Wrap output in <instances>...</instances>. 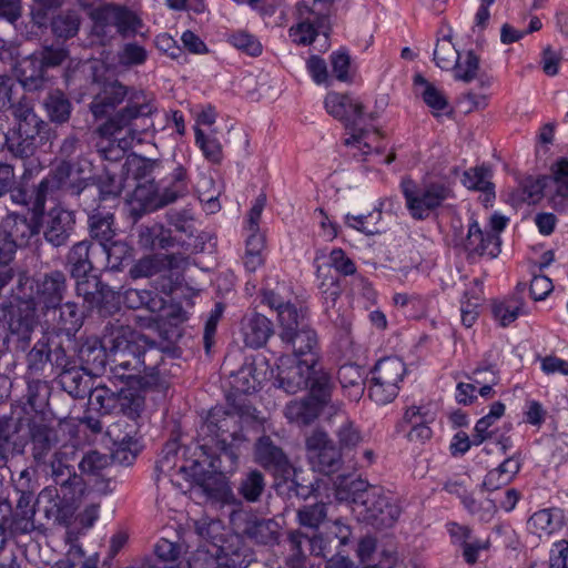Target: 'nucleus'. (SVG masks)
<instances>
[{"label": "nucleus", "instance_id": "obj_1", "mask_svg": "<svg viewBox=\"0 0 568 568\" xmlns=\"http://www.w3.org/2000/svg\"><path fill=\"white\" fill-rule=\"evenodd\" d=\"M123 101L126 104L99 125L95 133L115 136L125 131L131 140L142 142L143 135L154 132L153 116L158 113V105L153 95L126 87L119 80L105 81L90 103V110L95 119H101L113 112Z\"/></svg>", "mask_w": 568, "mask_h": 568}, {"label": "nucleus", "instance_id": "obj_2", "mask_svg": "<svg viewBox=\"0 0 568 568\" xmlns=\"http://www.w3.org/2000/svg\"><path fill=\"white\" fill-rule=\"evenodd\" d=\"M67 276L61 271H52L30 277L27 272H19L12 297L17 302L18 314L11 327L22 338H28L38 323V312L55 310L67 292Z\"/></svg>", "mask_w": 568, "mask_h": 568}, {"label": "nucleus", "instance_id": "obj_3", "mask_svg": "<svg viewBox=\"0 0 568 568\" xmlns=\"http://www.w3.org/2000/svg\"><path fill=\"white\" fill-rule=\"evenodd\" d=\"M105 345L109 348L111 371L120 379L153 376L159 366L160 352L145 348L134 339L130 326L109 323L105 326Z\"/></svg>", "mask_w": 568, "mask_h": 568}, {"label": "nucleus", "instance_id": "obj_4", "mask_svg": "<svg viewBox=\"0 0 568 568\" xmlns=\"http://www.w3.org/2000/svg\"><path fill=\"white\" fill-rule=\"evenodd\" d=\"M201 432L212 436L211 442L220 450L216 458L209 463L212 470L221 474L232 471L239 458L237 449L234 445V442L240 439L237 417L222 409L213 410L201 427Z\"/></svg>", "mask_w": 568, "mask_h": 568}, {"label": "nucleus", "instance_id": "obj_5", "mask_svg": "<svg viewBox=\"0 0 568 568\" xmlns=\"http://www.w3.org/2000/svg\"><path fill=\"white\" fill-rule=\"evenodd\" d=\"M356 494L354 510L358 517L376 528L392 527L400 515V508L384 495L379 487L368 486L363 480L353 481Z\"/></svg>", "mask_w": 568, "mask_h": 568}, {"label": "nucleus", "instance_id": "obj_6", "mask_svg": "<svg viewBox=\"0 0 568 568\" xmlns=\"http://www.w3.org/2000/svg\"><path fill=\"white\" fill-rule=\"evenodd\" d=\"M336 0H302L296 4V23L288 30L296 44L308 45L318 34L326 38L329 31V14Z\"/></svg>", "mask_w": 568, "mask_h": 568}, {"label": "nucleus", "instance_id": "obj_7", "mask_svg": "<svg viewBox=\"0 0 568 568\" xmlns=\"http://www.w3.org/2000/svg\"><path fill=\"white\" fill-rule=\"evenodd\" d=\"M324 106L327 113L343 122L348 131L349 138L345 140V144L355 145L363 150V154H368L371 146L364 140L368 138L369 132L358 126L364 114L363 103L349 94L329 92L325 97Z\"/></svg>", "mask_w": 568, "mask_h": 568}, {"label": "nucleus", "instance_id": "obj_8", "mask_svg": "<svg viewBox=\"0 0 568 568\" xmlns=\"http://www.w3.org/2000/svg\"><path fill=\"white\" fill-rule=\"evenodd\" d=\"M93 26L92 33L104 44L110 42L114 34L113 28L121 37L126 38L138 33L142 27V20L125 6L105 3L90 14Z\"/></svg>", "mask_w": 568, "mask_h": 568}, {"label": "nucleus", "instance_id": "obj_9", "mask_svg": "<svg viewBox=\"0 0 568 568\" xmlns=\"http://www.w3.org/2000/svg\"><path fill=\"white\" fill-rule=\"evenodd\" d=\"M406 207L415 220H425L429 214L454 197L453 189L444 182H429L417 185L410 179L402 181Z\"/></svg>", "mask_w": 568, "mask_h": 568}, {"label": "nucleus", "instance_id": "obj_10", "mask_svg": "<svg viewBox=\"0 0 568 568\" xmlns=\"http://www.w3.org/2000/svg\"><path fill=\"white\" fill-rule=\"evenodd\" d=\"M405 373L406 366L398 357L390 356L379 359L371 371L369 399L379 406L392 403L399 393Z\"/></svg>", "mask_w": 568, "mask_h": 568}, {"label": "nucleus", "instance_id": "obj_11", "mask_svg": "<svg viewBox=\"0 0 568 568\" xmlns=\"http://www.w3.org/2000/svg\"><path fill=\"white\" fill-rule=\"evenodd\" d=\"M305 313L280 327L281 341L292 351L291 357L318 365L322 358L317 333L304 323Z\"/></svg>", "mask_w": 568, "mask_h": 568}, {"label": "nucleus", "instance_id": "obj_12", "mask_svg": "<svg viewBox=\"0 0 568 568\" xmlns=\"http://www.w3.org/2000/svg\"><path fill=\"white\" fill-rule=\"evenodd\" d=\"M72 460L73 452H68L67 447H60L48 457L45 463L36 465L50 476L55 485L60 486L64 498L82 485V478L75 473Z\"/></svg>", "mask_w": 568, "mask_h": 568}, {"label": "nucleus", "instance_id": "obj_13", "mask_svg": "<svg viewBox=\"0 0 568 568\" xmlns=\"http://www.w3.org/2000/svg\"><path fill=\"white\" fill-rule=\"evenodd\" d=\"M154 193L152 183L139 185L134 191V199L143 201L146 207L156 209L169 205L178 199L185 196L189 193V179L187 172L182 166H176L171 173L170 185L154 196H149Z\"/></svg>", "mask_w": 568, "mask_h": 568}, {"label": "nucleus", "instance_id": "obj_14", "mask_svg": "<svg viewBox=\"0 0 568 568\" xmlns=\"http://www.w3.org/2000/svg\"><path fill=\"white\" fill-rule=\"evenodd\" d=\"M27 427L33 463H45L48 457L60 448L58 430L38 414L28 419Z\"/></svg>", "mask_w": 568, "mask_h": 568}, {"label": "nucleus", "instance_id": "obj_15", "mask_svg": "<svg viewBox=\"0 0 568 568\" xmlns=\"http://www.w3.org/2000/svg\"><path fill=\"white\" fill-rule=\"evenodd\" d=\"M306 448L310 453L313 467L324 475H332L342 466L341 448H337L327 433L315 429L306 438Z\"/></svg>", "mask_w": 568, "mask_h": 568}, {"label": "nucleus", "instance_id": "obj_16", "mask_svg": "<svg viewBox=\"0 0 568 568\" xmlns=\"http://www.w3.org/2000/svg\"><path fill=\"white\" fill-rule=\"evenodd\" d=\"M136 423H128L119 419L108 427L106 435L114 445L113 458L122 465H131L135 459L140 447L136 439Z\"/></svg>", "mask_w": 568, "mask_h": 568}, {"label": "nucleus", "instance_id": "obj_17", "mask_svg": "<svg viewBox=\"0 0 568 568\" xmlns=\"http://www.w3.org/2000/svg\"><path fill=\"white\" fill-rule=\"evenodd\" d=\"M317 365L304 363L302 359L283 355L278 358L276 379L278 386L288 394L307 388L312 373Z\"/></svg>", "mask_w": 568, "mask_h": 568}, {"label": "nucleus", "instance_id": "obj_18", "mask_svg": "<svg viewBox=\"0 0 568 568\" xmlns=\"http://www.w3.org/2000/svg\"><path fill=\"white\" fill-rule=\"evenodd\" d=\"M232 523L239 531L258 544L273 545L277 541L280 525L273 519L240 511L232 515Z\"/></svg>", "mask_w": 568, "mask_h": 568}, {"label": "nucleus", "instance_id": "obj_19", "mask_svg": "<svg viewBox=\"0 0 568 568\" xmlns=\"http://www.w3.org/2000/svg\"><path fill=\"white\" fill-rule=\"evenodd\" d=\"M255 460L276 476L288 479L294 468L283 452L268 436H262L255 444Z\"/></svg>", "mask_w": 568, "mask_h": 568}, {"label": "nucleus", "instance_id": "obj_20", "mask_svg": "<svg viewBox=\"0 0 568 568\" xmlns=\"http://www.w3.org/2000/svg\"><path fill=\"white\" fill-rule=\"evenodd\" d=\"M464 248L468 256L496 257L500 253V239L497 234L483 230L477 221L468 225L467 236L464 241Z\"/></svg>", "mask_w": 568, "mask_h": 568}, {"label": "nucleus", "instance_id": "obj_21", "mask_svg": "<svg viewBox=\"0 0 568 568\" xmlns=\"http://www.w3.org/2000/svg\"><path fill=\"white\" fill-rule=\"evenodd\" d=\"M70 195L78 196L79 205L87 212H95L94 203L97 199L100 202L116 203L120 195L118 185H113L110 190L98 189V185L88 184L83 179H77L68 186Z\"/></svg>", "mask_w": 568, "mask_h": 568}, {"label": "nucleus", "instance_id": "obj_22", "mask_svg": "<svg viewBox=\"0 0 568 568\" xmlns=\"http://www.w3.org/2000/svg\"><path fill=\"white\" fill-rule=\"evenodd\" d=\"M72 212L62 207H52L45 219L44 237L53 246L67 243L74 225Z\"/></svg>", "mask_w": 568, "mask_h": 568}, {"label": "nucleus", "instance_id": "obj_23", "mask_svg": "<svg viewBox=\"0 0 568 568\" xmlns=\"http://www.w3.org/2000/svg\"><path fill=\"white\" fill-rule=\"evenodd\" d=\"M186 263L183 255L178 254H153L140 258L131 268L133 277H150L164 271L181 268Z\"/></svg>", "mask_w": 568, "mask_h": 568}, {"label": "nucleus", "instance_id": "obj_24", "mask_svg": "<svg viewBox=\"0 0 568 568\" xmlns=\"http://www.w3.org/2000/svg\"><path fill=\"white\" fill-rule=\"evenodd\" d=\"M17 77L27 90L33 91L43 88L48 79L47 70L36 51L18 62Z\"/></svg>", "mask_w": 568, "mask_h": 568}, {"label": "nucleus", "instance_id": "obj_25", "mask_svg": "<svg viewBox=\"0 0 568 568\" xmlns=\"http://www.w3.org/2000/svg\"><path fill=\"white\" fill-rule=\"evenodd\" d=\"M82 369L88 375H100L104 372L108 361H110L109 348L105 345V332L100 343H87L79 351Z\"/></svg>", "mask_w": 568, "mask_h": 568}, {"label": "nucleus", "instance_id": "obj_26", "mask_svg": "<svg viewBox=\"0 0 568 568\" xmlns=\"http://www.w3.org/2000/svg\"><path fill=\"white\" fill-rule=\"evenodd\" d=\"M0 223L17 248L27 245L29 240L38 233V225L32 220L16 212L8 213Z\"/></svg>", "mask_w": 568, "mask_h": 568}, {"label": "nucleus", "instance_id": "obj_27", "mask_svg": "<svg viewBox=\"0 0 568 568\" xmlns=\"http://www.w3.org/2000/svg\"><path fill=\"white\" fill-rule=\"evenodd\" d=\"M94 246L89 241L75 243L67 255V265L70 267L72 277L81 278L88 276L93 270L92 256Z\"/></svg>", "mask_w": 568, "mask_h": 568}, {"label": "nucleus", "instance_id": "obj_28", "mask_svg": "<svg viewBox=\"0 0 568 568\" xmlns=\"http://www.w3.org/2000/svg\"><path fill=\"white\" fill-rule=\"evenodd\" d=\"M244 342L248 347L258 348L266 344L273 334L272 322L262 314H253L243 324Z\"/></svg>", "mask_w": 568, "mask_h": 568}, {"label": "nucleus", "instance_id": "obj_29", "mask_svg": "<svg viewBox=\"0 0 568 568\" xmlns=\"http://www.w3.org/2000/svg\"><path fill=\"white\" fill-rule=\"evenodd\" d=\"M36 508L33 505V494L31 491H21L17 501L11 527L16 532L30 534L36 529L34 524Z\"/></svg>", "mask_w": 568, "mask_h": 568}, {"label": "nucleus", "instance_id": "obj_30", "mask_svg": "<svg viewBox=\"0 0 568 568\" xmlns=\"http://www.w3.org/2000/svg\"><path fill=\"white\" fill-rule=\"evenodd\" d=\"M337 379L345 395L358 402L365 390L364 373L356 364H344L337 371Z\"/></svg>", "mask_w": 568, "mask_h": 568}, {"label": "nucleus", "instance_id": "obj_31", "mask_svg": "<svg viewBox=\"0 0 568 568\" xmlns=\"http://www.w3.org/2000/svg\"><path fill=\"white\" fill-rule=\"evenodd\" d=\"M139 244L145 250H168L175 245V239L172 236L171 230L161 224H153L140 229Z\"/></svg>", "mask_w": 568, "mask_h": 568}, {"label": "nucleus", "instance_id": "obj_32", "mask_svg": "<svg viewBox=\"0 0 568 568\" xmlns=\"http://www.w3.org/2000/svg\"><path fill=\"white\" fill-rule=\"evenodd\" d=\"M26 442L9 426L0 424V468L8 466L13 458L23 455Z\"/></svg>", "mask_w": 568, "mask_h": 568}, {"label": "nucleus", "instance_id": "obj_33", "mask_svg": "<svg viewBox=\"0 0 568 568\" xmlns=\"http://www.w3.org/2000/svg\"><path fill=\"white\" fill-rule=\"evenodd\" d=\"M114 216L110 211H102L99 204L97 211L89 216L91 236L100 242V245L109 243L115 235L113 227Z\"/></svg>", "mask_w": 568, "mask_h": 568}, {"label": "nucleus", "instance_id": "obj_34", "mask_svg": "<svg viewBox=\"0 0 568 568\" xmlns=\"http://www.w3.org/2000/svg\"><path fill=\"white\" fill-rule=\"evenodd\" d=\"M12 114L18 122L17 132L19 135L33 136V133H39L40 124L33 108L29 100L22 98L17 104L11 105Z\"/></svg>", "mask_w": 568, "mask_h": 568}, {"label": "nucleus", "instance_id": "obj_35", "mask_svg": "<svg viewBox=\"0 0 568 568\" xmlns=\"http://www.w3.org/2000/svg\"><path fill=\"white\" fill-rule=\"evenodd\" d=\"M116 413L130 418L133 423L141 416L144 409V397L133 388H122L118 392Z\"/></svg>", "mask_w": 568, "mask_h": 568}, {"label": "nucleus", "instance_id": "obj_36", "mask_svg": "<svg viewBox=\"0 0 568 568\" xmlns=\"http://www.w3.org/2000/svg\"><path fill=\"white\" fill-rule=\"evenodd\" d=\"M262 301L277 312L280 327L304 313L302 308L297 310L294 304L285 301L273 290H264L262 292Z\"/></svg>", "mask_w": 568, "mask_h": 568}, {"label": "nucleus", "instance_id": "obj_37", "mask_svg": "<svg viewBox=\"0 0 568 568\" xmlns=\"http://www.w3.org/2000/svg\"><path fill=\"white\" fill-rule=\"evenodd\" d=\"M561 524L562 515L559 509H541L532 514L528 520L529 529L539 536L552 534Z\"/></svg>", "mask_w": 568, "mask_h": 568}, {"label": "nucleus", "instance_id": "obj_38", "mask_svg": "<svg viewBox=\"0 0 568 568\" xmlns=\"http://www.w3.org/2000/svg\"><path fill=\"white\" fill-rule=\"evenodd\" d=\"M310 542L311 537L300 530L288 532L287 544L291 554L286 562L291 568H303L305 559L310 555Z\"/></svg>", "mask_w": 568, "mask_h": 568}, {"label": "nucleus", "instance_id": "obj_39", "mask_svg": "<svg viewBox=\"0 0 568 568\" xmlns=\"http://www.w3.org/2000/svg\"><path fill=\"white\" fill-rule=\"evenodd\" d=\"M414 84L420 88L419 94L427 106L432 109L434 115L437 116L439 111L448 106L446 95L433 83L428 82L422 74L414 77Z\"/></svg>", "mask_w": 568, "mask_h": 568}, {"label": "nucleus", "instance_id": "obj_40", "mask_svg": "<svg viewBox=\"0 0 568 568\" xmlns=\"http://www.w3.org/2000/svg\"><path fill=\"white\" fill-rule=\"evenodd\" d=\"M118 392L111 390L105 385H98L89 392V405L101 415L116 413Z\"/></svg>", "mask_w": 568, "mask_h": 568}, {"label": "nucleus", "instance_id": "obj_41", "mask_svg": "<svg viewBox=\"0 0 568 568\" xmlns=\"http://www.w3.org/2000/svg\"><path fill=\"white\" fill-rule=\"evenodd\" d=\"M124 301L130 308L136 310L144 307L153 313L161 311L164 306V301L152 291L148 290L130 288L124 294Z\"/></svg>", "mask_w": 568, "mask_h": 568}, {"label": "nucleus", "instance_id": "obj_42", "mask_svg": "<svg viewBox=\"0 0 568 568\" xmlns=\"http://www.w3.org/2000/svg\"><path fill=\"white\" fill-rule=\"evenodd\" d=\"M81 18L74 10L62 11L51 21V30L57 38L70 39L78 34Z\"/></svg>", "mask_w": 568, "mask_h": 568}, {"label": "nucleus", "instance_id": "obj_43", "mask_svg": "<svg viewBox=\"0 0 568 568\" xmlns=\"http://www.w3.org/2000/svg\"><path fill=\"white\" fill-rule=\"evenodd\" d=\"M318 407L311 399L292 400L285 407V416L300 425H308L318 416Z\"/></svg>", "mask_w": 568, "mask_h": 568}, {"label": "nucleus", "instance_id": "obj_44", "mask_svg": "<svg viewBox=\"0 0 568 568\" xmlns=\"http://www.w3.org/2000/svg\"><path fill=\"white\" fill-rule=\"evenodd\" d=\"M462 54L456 50L449 36L437 40L434 50V61L442 70L453 71Z\"/></svg>", "mask_w": 568, "mask_h": 568}, {"label": "nucleus", "instance_id": "obj_45", "mask_svg": "<svg viewBox=\"0 0 568 568\" xmlns=\"http://www.w3.org/2000/svg\"><path fill=\"white\" fill-rule=\"evenodd\" d=\"M307 388L314 399L326 403L334 389V383L328 372L323 368H314Z\"/></svg>", "mask_w": 568, "mask_h": 568}, {"label": "nucleus", "instance_id": "obj_46", "mask_svg": "<svg viewBox=\"0 0 568 568\" xmlns=\"http://www.w3.org/2000/svg\"><path fill=\"white\" fill-rule=\"evenodd\" d=\"M548 180V176L524 179L514 194L515 201L527 202L528 204L537 203L542 196Z\"/></svg>", "mask_w": 568, "mask_h": 568}, {"label": "nucleus", "instance_id": "obj_47", "mask_svg": "<svg viewBox=\"0 0 568 568\" xmlns=\"http://www.w3.org/2000/svg\"><path fill=\"white\" fill-rule=\"evenodd\" d=\"M59 383L74 398H83L91 389L89 379L78 369H68L60 374Z\"/></svg>", "mask_w": 568, "mask_h": 568}, {"label": "nucleus", "instance_id": "obj_48", "mask_svg": "<svg viewBox=\"0 0 568 568\" xmlns=\"http://www.w3.org/2000/svg\"><path fill=\"white\" fill-rule=\"evenodd\" d=\"M44 105L52 121L63 123L69 120L71 103L62 91L54 90L50 92Z\"/></svg>", "mask_w": 568, "mask_h": 568}, {"label": "nucleus", "instance_id": "obj_49", "mask_svg": "<svg viewBox=\"0 0 568 568\" xmlns=\"http://www.w3.org/2000/svg\"><path fill=\"white\" fill-rule=\"evenodd\" d=\"M265 489L264 475L258 470L248 471L241 480L239 493L242 497L250 501H257Z\"/></svg>", "mask_w": 568, "mask_h": 568}, {"label": "nucleus", "instance_id": "obj_50", "mask_svg": "<svg viewBox=\"0 0 568 568\" xmlns=\"http://www.w3.org/2000/svg\"><path fill=\"white\" fill-rule=\"evenodd\" d=\"M463 184L469 190L481 191L487 196L494 195L490 170L487 168L480 166L466 171L463 176Z\"/></svg>", "mask_w": 568, "mask_h": 568}, {"label": "nucleus", "instance_id": "obj_51", "mask_svg": "<svg viewBox=\"0 0 568 568\" xmlns=\"http://www.w3.org/2000/svg\"><path fill=\"white\" fill-rule=\"evenodd\" d=\"M382 219V212L379 210H374L369 212L367 215L365 214H347L346 215V224L349 227H353L366 235H374L381 233V229L378 227V222Z\"/></svg>", "mask_w": 568, "mask_h": 568}, {"label": "nucleus", "instance_id": "obj_52", "mask_svg": "<svg viewBox=\"0 0 568 568\" xmlns=\"http://www.w3.org/2000/svg\"><path fill=\"white\" fill-rule=\"evenodd\" d=\"M263 248L264 236L262 234L247 235L244 266L248 272H255L264 263Z\"/></svg>", "mask_w": 568, "mask_h": 568}, {"label": "nucleus", "instance_id": "obj_53", "mask_svg": "<svg viewBox=\"0 0 568 568\" xmlns=\"http://www.w3.org/2000/svg\"><path fill=\"white\" fill-rule=\"evenodd\" d=\"M523 306L524 302L520 298L511 297L509 300L495 303L493 306V313L501 326H507L518 317Z\"/></svg>", "mask_w": 568, "mask_h": 568}, {"label": "nucleus", "instance_id": "obj_54", "mask_svg": "<svg viewBox=\"0 0 568 568\" xmlns=\"http://www.w3.org/2000/svg\"><path fill=\"white\" fill-rule=\"evenodd\" d=\"M479 70V57L471 50L462 54V59L454 67V78L458 81L470 82L477 77Z\"/></svg>", "mask_w": 568, "mask_h": 568}, {"label": "nucleus", "instance_id": "obj_55", "mask_svg": "<svg viewBox=\"0 0 568 568\" xmlns=\"http://www.w3.org/2000/svg\"><path fill=\"white\" fill-rule=\"evenodd\" d=\"M327 517V506L324 503L305 505L297 510L300 525L317 529Z\"/></svg>", "mask_w": 568, "mask_h": 568}, {"label": "nucleus", "instance_id": "obj_56", "mask_svg": "<svg viewBox=\"0 0 568 568\" xmlns=\"http://www.w3.org/2000/svg\"><path fill=\"white\" fill-rule=\"evenodd\" d=\"M195 141L199 148L202 150L205 159L212 163H220L223 159V149L220 141L213 136L205 134L202 130H195Z\"/></svg>", "mask_w": 568, "mask_h": 568}, {"label": "nucleus", "instance_id": "obj_57", "mask_svg": "<svg viewBox=\"0 0 568 568\" xmlns=\"http://www.w3.org/2000/svg\"><path fill=\"white\" fill-rule=\"evenodd\" d=\"M59 325L62 329L68 333L77 332L83 322V314L79 311V307L73 302H67L59 306Z\"/></svg>", "mask_w": 568, "mask_h": 568}, {"label": "nucleus", "instance_id": "obj_58", "mask_svg": "<svg viewBox=\"0 0 568 568\" xmlns=\"http://www.w3.org/2000/svg\"><path fill=\"white\" fill-rule=\"evenodd\" d=\"M341 418V425L335 430V435L338 439L339 448H352L358 445L362 440L359 430L354 426L347 416L342 413L338 415Z\"/></svg>", "mask_w": 568, "mask_h": 568}, {"label": "nucleus", "instance_id": "obj_59", "mask_svg": "<svg viewBox=\"0 0 568 568\" xmlns=\"http://www.w3.org/2000/svg\"><path fill=\"white\" fill-rule=\"evenodd\" d=\"M180 462L176 444L170 443L164 447L161 458L156 462L155 469L159 475L172 477L174 473L179 474Z\"/></svg>", "mask_w": 568, "mask_h": 568}, {"label": "nucleus", "instance_id": "obj_60", "mask_svg": "<svg viewBox=\"0 0 568 568\" xmlns=\"http://www.w3.org/2000/svg\"><path fill=\"white\" fill-rule=\"evenodd\" d=\"M36 52L39 54V58L41 59L47 71L48 69L62 65L69 59V51L63 45H43Z\"/></svg>", "mask_w": 568, "mask_h": 568}, {"label": "nucleus", "instance_id": "obj_61", "mask_svg": "<svg viewBox=\"0 0 568 568\" xmlns=\"http://www.w3.org/2000/svg\"><path fill=\"white\" fill-rule=\"evenodd\" d=\"M260 375L253 365H245L239 369L234 376V387L242 393H251L257 390L261 385Z\"/></svg>", "mask_w": 568, "mask_h": 568}, {"label": "nucleus", "instance_id": "obj_62", "mask_svg": "<svg viewBox=\"0 0 568 568\" xmlns=\"http://www.w3.org/2000/svg\"><path fill=\"white\" fill-rule=\"evenodd\" d=\"M98 250L106 256L108 263L112 267H118L123 261L131 257L130 246L121 241L104 243Z\"/></svg>", "mask_w": 568, "mask_h": 568}, {"label": "nucleus", "instance_id": "obj_63", "mask_svg": "<svg viewBox=\"0 0 568 568\" xmlns=\"http://www.w3.org/2000/svg\"><path fill=\"white\" fill-rule=\"evenodd\" d=\"M230 43L242 52L257 57L262 53V44L256 37L246 31H236L230 36Z\"/></svg>", "mask_w": 568, "mask_h": 568}, {"label": "nucleus", "instance_id": "obj_64", "mask_svg": "<svg viewBox=\"0 0 568 568\" xmlns=\"http://www.w3.org/2000/svg\"><path fill=\"white\" fill-rule=\"evenodd\" d=\"M548 179L554 184L556 196L568 197V159H560L552 168V176Z\"/></svg>", "mask_w": 568, "mask_h": 568}]
</instances>
